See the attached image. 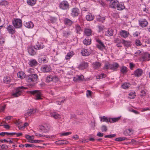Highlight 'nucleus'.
<instances>
[{
  "mask_svg": "<svg viewBox=\"0 0 150 150\" xmlns=\"http://www.w3.org/2000/svg\"><path fill=\"white\" fill-rule=\"evenodd\" d=\"M26 87L23 86L17 87L14 91L13 92L12 95L13 97H17L21 95L23 90L26 89Z\"/></svg>",
  "mask_w": 150,
  "mask_h": 150,
  "instance_id": "obj_1",
  "label": "nucleus"
},
{
  "mask_svg": "<svg viewBox=\"0 0 150 150\" xmlns=\"http://www.w3.org/2000/svg\"><path fill=\"white\" fill-rule=\"evenodd\" d=\"M119 67V65L117 63H115L112 64L106 63L105 64L104 68V69H110L113 71H116Z\"/></svg>",
  "mask_w": 150,
  "mask_h": 150,
  "instance_id": "obj_2",
  "label": "nucleus"
},
{
  "mask_svg": "<svg viewBox=\"0 0 150 150\" xmlns=\"http://www.w3.org/2000/svg\"><path fill=\"white\" fill-rule=\"evenodd\" d=\"M29 93L35 96V99L36 100H38L42 99L41 96L42 94L40 90H35L34 91H28Z\"/></svg>",
  "mask_w": 150,
  "mask_h": 150,
  "instance_id": "obj_3",
  "label": "nucleus"
},
{
  "mask_svg": "<svg viewBox=\"0 0 150 150\" xmlns=\"http://www.w3.org/2000/svg\"><path fill=\"white\" fill-rule=\"evenodd\" d=\"M12 23L13 26L15 28H20L22 26V21L20 19H15L12 21Z\"/></svg>",
  "mask_w": 150,
  "mask_h": 150,
  "instance_id": "obj_4",
  "label": "nucleus"
},
{
  "mask_svg": "<svg viewBox=\"0 0 150 150\" xmlns=\"http://www.w3.org/2000/svg\"><path fill=\"white\" fill-rule=\"evenodd\" d=\"M69 4L66 1H63L60 2L59 4V8L63 10H67L69 8Z\"/></svg>",
  "mask_w": 150,
  "mask_h": 150,
  "instance_id": "obj_5",
  "label": "nucleus"
},
{
  "mask_svg": "<svg viewBox=\"0 0 150 150\" xmlns=\"http://www.w3.org/2000/svg\"><path fill=\"white\" fill-rule=\"evenodd\" d=\"M38 78L36 74H33L28 76L26 77V80L29 82H36Z\"/></svg>",
  "mask_w": 150,
  "mask_h": 150,
  "instance_id": "obj_6",
  "label": "nucleus"
},
{
  "mask_svg": "<svg viewBox=\"0 0 150 150\" xmlns=\"http://www.w3.org/2000/svg\"><path fill=\"white\" fill-rule=\"evenodd\" d=\"M41 70L44 73L48 72L51 71V68L49 65H44L41 67Z\"/></svg>",
  "mask_w": 150,
  "mask_h": 150,
  "instance_id": "obj_7",
  "label": "nucleus"
},
{
  "mask_svg": "<svg viewBox=\"0 0 150 150\" xmlns=\"http://www.w3.org/2000/svg\"><path fill=\"white\" fill-rule=\"evenodd\" d=\"M96 41L98 43L96 45L97 47L100 50H103L105 47L103 42L98 39H97Z\"/></svg>",
  "mask_w": 150,
  "mask_h": 150,
  "instance_id": "obj_8",
  "label": "nucleus"
},
{
  "mask_svg": "<svg viewBox=\"0 0 150 150\" xmlns=\"http://www.w3.org/2000/svg\"><path fill=\"white\" fill-rule=\"evenodd\" d=\"M71 15L73 17L78 16L80 12L79 9L77 8H74L71 9Z\"/></svg>",
  "mask_w": 150,
  "mask_h": 150,
  "instance_id": "obj_9",
  "label": "nucleus"
},
{
  "mask_svg": "<svg viewBox=\"0 0 150 150\" xmlns=\"http://www.w3.org/2000/svg\"><path fill=\"white\" fill-rule=\"evenodd\" d=\"M36 48L33 46H29L28 49L29 54L31 56H33L36 54Z\"/></svg>",
  "mask_w": 150,
  "mask_h": 150,
  "instance_id": "obj_10",
  "label": "nucleus"
},
{
  "mask_svg": "<svg viewBox=\"0 0 150 150\" xmlns=\"http://www.w3.org/2000/svg\"><path fill=\"white\" fill-rule=\"evenodd\" d=\"M15 28L13 26L9 25L7 26L6 29L8 32L11 35L13 34L16 32Z\"/></svg>",
  "mask_w": 150,
  "mask_h": 150,
  "instance_id": "obj_11",
  "label": "nucleus"
},
{
  "mask_svg": "<svg viewBox=\"0 0 150 150\" xmlns=\"http://www.w3.org/2000/svg\"><path fill=\"white\" fill-rule=\"evenodd\" d=\"M139 25L142 27H145L148 25V23L145 19H140L139 21Z\"/></svg>",
  "mask_w": 150,
  "mask_h": 150,
  "instance_id": "obj_12",
  "label": "nucleus"
},
{
  "mask_svg": "<svg viewBox=\"0 0 150 150\" xmlns=\"http://www.w3.org/2000/svg\"><path fill=\"white\" fill-rule=\"evenodd\" d=\"M133 132L134 131L132 129L129 128L124 130L123 134L125 136H130L133 134Z\"/></svg>",
  "mask_w": 150,
  "mask_h": 150,
  "instance_id": "obj_13",
  "label": "nucleus"
},
{
  "mask_svg": "<svg viewBox=\"0 0 150 150\" xmlns=\"http://www.w3.org/2000/svg\"><path fill=\"white\" fill-rule=\"evenodd\" d=\"M39 128L43 132L45 133L48 132L50 129V126L46 125L41 126Z\"/></svg>",
  "mask_w": 150,
  "mask_h": 150,
  "instance_id": "obj_14",
  "label": "nucleus"
},
{
  "mask_svg": "<svg viewBox=\"0 0 150 150\" xmlns=\"http://www.w3.org/2000/svg\"><path fill=\"white\" fill-rule=\"evenodd\" d=\"M143 72V70L141 69H138L134 71V74L136 76L139 77L142 75Z\"/></svg>",
  "mask_w": 150,
  "mask_h": 150,
  "instance_id": "obj_15",
  "label": "nucleus"
},
{
  "mask_svg": "<svg viewBox=\"0 0 150 150\" xmlns=\"http://www.w3.org/2000/svg\"><path fill=\"white\" fill-rule=\"evenodd\" d=\"M88 66V64L87 62H81L79 66V69L83 70L86 68Z\"/></svg>",
  "mask_w": 150,
  "mask_h": 150,
  "instance_id": "obj_16",
  "label": "nucleus"
},
{
  "mask_svg": "<svg viewBox=\"0 0 150 150\" xmlns=\"http://www.w3.org/2000/svg\"><path fill=\"white\" fill-rule=\"evenodd\" d=\"M142 59L144 61H149L150 60V54L147 52L145 53L142 55Z\"/></svg>",
  "mask_w": 150,
  "mask_h": 150,
  "instance_id": "obj_17",
  "label": "nucleus"
},
{
  "mask_svg": "<svg viewBox=\"0 0 150 150\" xmlns=\"http://www.w3.org/2000/svg\"><path fill=\"white\" fill-rule=\"evenodd\" d=\"M120 36L123 38H125L127 37L129 35V33L125 30H121L120 32Z\"/></svg>",
  "mask_w": 150,
  "mask_h": 150,
  "instance_id": "obj_18",
  "label": "nucleus"
},
{
  "mask_svg": "<svg viewBox=\"0 0 150 150\" xmlns=\"http://www.w3.org/2000/svg\"><path fill=\"white\" fill-rule=\"evenodd\" d=\"M23 25L26 27L29 28H32L34 26L33 23L31 21L28 22H24Z\"/></svg>",
  "mask_w": 150,
  "mask_h": 150,
  "instance_id": "obj_19",
  "label": "nucleus"
},
{
  "mask_svg": "<svg viewBox=\"0 0 150 150\" xmlns=\"http://www.w3.org/2000/svg\"><path fill=\"white\" fill-rule=\"evenodd\" d=\"M83 79L84 76L83 75H77L76 76L74 77L73 80L75 82H78L82 81Z\"/></svg>",
  "mask_w": 150,
  "mask_h": 150,
  "instance_id": "obj_20",
  "label": "nucleus"
},
{
  "mask_svg": "<svg viewBox=\"0 0 150 150\" xmlns=\"http://www.w3.org/2000/svg\"><path fill=\"white\" fill-rule=\"evenodd\" d=\"M28 64L31 67L36 66L38 64V62L35 59H31L29 61Z\"/></svg>",
  "mask_w": 150,
  "mask_h": 150,
  "instance_id": "obj_21",
  "label": "nucleus"
},
{
  "mask_svg": "<svg viewBox=\"0 0 150 150\" xmlns=\"http://www.w3.org/2000/svg\"><path fill=\"white\" fill-rule=\"evenodd\" d=\"M81 53L83 56H88L90 54V52L88 50L86 49L82 48L81 49Z\"/></svg>",
  "mask_w": 150,
  "mask_h": 150,
  "instance_id": "obj_22",
  "label": "nucleus"
},
{
  "mask_svg": "<svg viewBox=\"0 0 150 150\" xmlns=\"http://www.w3.org/2000/svg\"><path fill=\"white\" fill-rule=\"evenodd\" d=\"M118 4V1L117 0H113L110 2V6L112 8H115Z\"/></svg>",
  "mask_w": 150,
  "mask_h": 150,
  "instance_id": "obj_23",
  "label": "nucleus"
},
{
  "mask_svg": "<svg viewBox=\"0 0 150 150\" xmlns=\"http://www.w3.org/2000/svg\"><path fill=\"white\" fill-rule=\"evenodd\" d=\"M50 115L52 117L55 119H59L61 118V115L55 112H51Z\"/></svg>",
  "mask_w": 150,
  "mask_h": 150,
  "instance_id": "obj_24",
  "label": "nucleus"
},
{
  "mask_svg": "<svg viewBox=\"0 0 150 150\" xmlns=\"http://www.w3.org/2000/svg\"><path fill=\"white\" fill-rule=\"evenodd\" d=\"M34 133L35 134V135L38 136H39L40 137H45L46 138H50V139H52V138H55V135H51V136H45V135H44L43 134H40L38 133H36L35 132H34Z\"/></svg>",
  "mask_w": 150,
  "mask_h": 150,
  "instance_id": "obj_25",
  "label": "nucleus"
},
{
  "mask_svg": "<svg viewBox=\"0 0 150 150\" xmlns=\"http://www.w3.org/2000/svg\"><path fill=\"white\" fill-rule=\"evenodd\" d=\"M86 20L87 21H91L94 18V16L91 13H89L86 17Z\"/></svg>",
  "mask_w": 150,
  "mask_h": 150,
  "instance_id": "obj_26",
  "label": "nucleus"
},
{
  "mask_svg": "<svg viewBox=\"0 0 150 150\" xmlns=\"http://www.w3.org/2000/svg\"><path fill=\"white\" fill-rule=\"evenodd\" d=\"M35 110V112H34V110L33 109H30L27 110L25 112V116L26 117H27L28 116L30 115L33 112L34 113L36 112V110Z\"/></svg>",
  "mask_w": 150,
  "mask_h": 150,
  "instance_id": "obj_27",
  "label": "nucleus"
},
{
  "mask_svg": "<svg viewBox=\"0 0 150 150\" xmlns=\"http://www.w3.org/2000/svg\"><path fill=\"white\" fill-rule=\"evenodd\" d=\"M64 24L66 25L71 26L72 23V21L68 18H65L64 20Z\"/></svg>",
  "mask_w": 150,
  "mask_h": 150,
  "instance_id": "obj_28",
  "label": "nucleus"
},
{
  "mask_svg": "<svg viewBox=\"0 0 150 150\" xmlns=\"http://www.w3.org/2000/svg\"><path fill=\"white\" fill-rule=\"evenodd\" d=\"M114 42L116 43V45L118 47H122V45H120L121 43H122V41L118 38L115 39L114 41Z\"/></svg>",
  "mask_w": 150,
  "mask_h": 150,
  "instance_id": "obj_29",
  "label": "nucleus"
},
{
  "mask_svg": "<svg viewBox=\"0 0 150 150\" xmlns=\"http://www.w3.org/2000/svg\"><path fill=\"white\" fill-rule=\"evenodd\" d=\"M92 65L93 68L95 69L99 68L101 66V64L98 62H94L93 63Z\"/></svg>",
  "mask_w": 150,
  "mask_h": 150,
  "instance_id": "obj_30",
  "label": "nucleus"
},
{
  "mask_svg": "<svg viewBox=\"0 0 150 150\" xmlns=\"http://www.w3.org/2000/svg\"><path fill=\"white\" fill-rule=\"evenodd\" d=\"M85 34L87 36H90L91 34L92 31L89 28H86L84 30Z\"/></svg>",
  "mask_w": 150,
  "mask_h": 150,
  "instance_id": "obj_31",
  "label": "nucleus"
},
{
  "mask_svg": "<svg viewBox=\"0 0 150 150\" xmlns=\"http://www.w3.org/2000/svg\"><path fill=\"white\" fill-rule=\"evenodd\" d=\"M122 43L124 45V46L126 47H129L131 45V42L130 41L125 40H122Z\"/></svg>",
  "mask_w": 150,
  "mask_h": 150,
  "instance_id": "obj_32",
  "label": "nucleus"
},
{
  "mask_svg": "<svg viewBox=\"0 0 150 150\" xmlns=\"http://www.w3.org/2000/svg\"><path fill=\"white\" fill-rule=\"evenodd\" d=\"M25 74L23 71H20L17 73L18 77L21 79H23L25 77Z\"/></svg>",
  "mask_w": 150,
  "mask_h": 150,
  "instance_id": "obj_33",
  "label": "nucleus"
},
{
  "mask_svg": "<svg viewBox=\"0 0 150 150\" xmlns=\"http://www.w3.org/2000/svg\"><path fill=\"white\" fill-rule=\"evenodd\" d=\"M116 8L117 10L121 11L125 8V6H124L123 4H120L118 2V4H117Z\"/></svg>",
  "mask_w": 150,
  "mask_h": 150,
  "instance_id": "obj_34",
  "label": "nucleus"
},
{
  "mask_svg": "<svg viewBox=\"0 0 150 150\" xmlns=\"http://www.w3.org/2000/svg\"><path fill=\"white\" fill-rule=\"evenodd\" d=\"M105 35L108 36H110L113 34V30L112 29H109L105 32Z\"/></svg>",
  "mask_w": 150,
  "mask_h": 150,
  "instance_id": "obj_35",
  "label": "nucleus"
},
{
  "mask_svg": "<svg viewBox=\"0 0 150 150\" xmlns=\"http://www.w3.org/2000/svg\"><path fill=\"white\" fill-rule=\"evenodd\" d=\"M11 81L10 78L7 76L4 77L3 79V82L6 83H9Z\"/></svg>",
  "mask_w": 150,
  "mask_h": 150,
  "instance_id": "obj_36",
  "label": "nucleus"
},
{
  "mask_svg": "<svg viewBox=\"0 0 150 150\" xmlns=\"http://www.w3.org/2000/svg\"><path fill=\"white\" fill-rule=\"evenodd\" d=\"M120 119V117L110 118L109 122L110 123L115 122L117 121Z\"/></svg>",
  "mask_w": 150,
  "mask_h": 150,
  "instance_id": "obj_37",
  "label": "nucleus"
},
{
  "mask_svg": "<svg viewBox=\"0 0 150 150\" xmlns=\"http://www.w3.org/2000/svg\"><path fill=\"white\" fill-rule=\"evenodd\" d=\"M27 3L30 6H33L36 3V0H27Z\"/></svg>",
  "mask_w": 150,
  "mask_h": 150,
  "instance_id": "obj_38",
  "label": "nucleus"
},
{
  "mask_svg": "<svg viewBox=\"0 0 150 150\" xmlns=\"http://www.w3.org/2000/svg\"><path fill=\"white\" fill-rule=\"evenodd\" d=\"M36 46L37 47L36 49L40 50L43 48L45 47V46L43 45L42 43H37L36 45Z\"/></svg>",
  "mask_w": 150,
  "mask_h": 150,
  "instance_id": "obj_39",
  "label": "nucleus"
},
{
  "mask_svg": "<svg viewBox=\"0 0 150 150\" xmlns=\"http://www.w3.org/2000/svg\"><path fill=\"white\" fill-rule=\"evenodd\" d=\"M96 18L97 21L102 23L105 20V18L104 17H101L100 15L97 16Z\"/></svg>",
  "mask_w": 150,
  "mask_h": 150,
  "instance_id": "obj_40",
  "label": "nucleus"
},
{
  "mask_svg": "<svg viewBox=\"0 0 150 150\" xmlns=\"http://www.w3.org/2000/svg\"><path fill=\"white\" fill-rule=\"evenodd\" d=\"M130 84L128 83H124L122 85V87L123 89H127L130 87Z\"/></svg>",
  "mask_w": 150,
  "mask_h": 150,
  "instance_id": "obj_41",
  "label": "nucleus"
},
{
  "mask_svg": "<svg viewBox=\"0 0 150 150\" xmlns=\"http://www.w3.org/2000/svg\"><path fill=\"white\" fill-rule=\"evenodd\" d=\"M72 52H69L67 53V55L65 56V59L66 60L69 59L73 55Z\"/></svg>",
  "mask_w": 150,
  "mask_h": 150,
  "instance_id": "obj_42",
  "label": "nucleus"
},
{
  "mask_svg": "<svg viewBox=\"0 0 150 150\" xmlns=\"http://www.w3.org/2000/svg\"><path fill=\"white\" fill-rule=\"evenodd\" d=\"M71 34V32L69 30L64 31L63 32L64 36L65 37H67Z\"/></svg>",
  "mask_w": 150,
  "mask_h": 150,
  "instance_id": "obj_43",
  "label": "nucleus"
},
{
  "mask_svg": "<svg viewBox=\"0 0 150 150\" xmlns=\"http://www.w3.org/2000/svg\"><path fill=\"white\" fill-rule=\"evenodd\" d=\"M129 98L130 99H133L136 96L135 92L134 91L130 93L129 94Z\"/></svg>",
  "mask_w": 150,
  "mask_h": 150,
  "instance_id": "obj_44",
  "label": "nucleus"
},
{
  "mask_svg": "<svg viewBox=\"0 0 150 150\" xmlns=\"http://www.w3.org/2000/svg\"><path fill=\"white\" fill-rule=\"evenodd\" d=\"M120 71L123 74L126 73L127 72V68L123 66L121 68Z\"/></svg>",
  "mask_w": 150,
  "mask_h": 150,
  "instance_id": "obj_45",
  "label": "nucleus"
},
{
  "mask_svg": "<svg viewBox=\"0 0 150 150\" xmlns=\"http://www.w3.org/2000/svg\"><path fill=\"white\" fill-rule=\"evenodd\" d=\"M76 30L77 33L80 34V32L82 31L81 27L79 25H76Z\"/></svg>",
  "mask_w": 150,
  "mask_h": 150,
  "instance_id": "obj_46",
  "label": "nucleus"
},
{
  "mask_svg": "<svg viewBox=\"0 0 150 150\" xmlns=\"http://www.w3.org/2000/svg\"><path fill=\"white\" fill-rule=\"evenodd\" d=\"M38 61L40 63H46L47 62V60L46 59L42 58H39Z\"/></svg>",
  "mask_w": 150,
  "mask_h": 150,
  "instance_id": "obj_47",
  "label": "nucleus"
},
{
  "mask_svg": "<svg viewBox=\"0 0 150 150\" xmlns=\"http://www.w3.org/2000/svg\"><path fill=\"white\" fill-rule=\"evenodd\" d=\"M83 43L86 45H89L91 44V41L90 40L88 39H85V40H83Z\"/></svg>",
  "mask_w": 150,
  "mask_h": 150,
  "instance_id": "obj_48",
  "label": "nucleus"
},
{
  "mask_svg": "<svg viewBox=\"0 0 150 150\" xmlns=\"http://www.w3.org/2000/svg\"><path fill=\"white\" fill-rule=\"evenodd\" d=\"M106 76V75L105 74L103 73L100 75L97 76L96 78L97 79H100L103 78H105Z\"/></svg>",
  "mask_w": 150,
  "mask_h": 150,
  "instance_id": "obj_49",
  "label": "nucleus"
},
{
  "mask_svg": "<svg viewBox=\"0 0 150 150\" xmlns=\"http://www.w3.org/2000/svg\"><path fill=\"white\" fill-rule=\"evenodd\" d=\"M100 118L101 121L105 122H109V120L104 116L102 117H100Z\"/></svg>",
  "mask_w": 150,
  "mask_h": 150,
  "instance_id": "obj_50",
  "label": "nucleus"
},
{
  "mask_svg": "<svg viewBox=\"0 0 150 150\" xmlns=\"http://www.w3.org/2000/svg\"><path fill=\"white\" fill-rule=\"evenodd\" d=\"M126 139V137H121L116 138L115 139V140L117 141H121L124 140Z\"/></svg>",
  "mask_w": 150,
  "mask_h": 150,
  "instance_id": "obj_51",
  "label": "nucleus"
},
{
  "mask_svg": "<svg viewBox=\"0 0 150 150\" xmlns=\"http://www.w3.org/2000/svg\"><path fill=\"white\" fill-rule=\"evenodd\" d=\"M52 75H49L46 78V81L47 82H49L52 81Z\"/></svg>",
  "mask_w": 150,
  "mask_h": 150,
  "instance_id": "obj_52",
  "label": "nucleus"
},
{
  "mask_svg": "<svg viewBox=\"0 0 150 150\" xmlns=\"http://www.w3.org/2000/svg\"><path fill=\"white\" fill-rule=\"evenodd\" d=\"M25 146L26 148L32 147V148H34L36 147L33 144H25Z\"/></svg>",
  "mask_w": 150,
  "mask_h": 150,
  "instance_id": "obj_53",
  "label": "nucleus"
},
{
  "mask_svg": "<svg viewBox=\"0 0 150 150\" xmlns=\"http://www.w3.org/2000/svg\"><path fill=\"white\" fill-rule=\"evenodd\" d=\"M135 44L137 46H140L142 45V43L139 40L136 39L135 41Z\"/></svg>",
  "mask_w": 150,
  "mask_h": 150,
  "instance_id": "obj_54",
  "label": "nucleus"
},
{
  "mask_svg": "<svg viewBox=\"0 0 150 150\" xmlns=\"http://www.w3.org/2000/svg\"><path fill=\"white\" fill-rule=\"evenodd\" d=\"M116 136V134H109L108 135H106L105 136V138H112Z\"/></svg>",
  "mask_w": 150,
  "mask_h": 150,
  "instance_id": "obj_55",
  "label": "nucleus"
},
{
  "mask_svg": "<svg viewBox=\"0 0 150 150\" xmlns=\"http://www.w3.org/2000/svg\"><path fill=\"white\" fill-rule=\"evenodd\" d=\"M140 93L141 94H140V96H145L146 95V92L145 90H142L140 91Z\"/></svg>",
  "mask_w": 150,
  "mask_h": 150,
  "instance_id": "obj_56",
  "label": "nucleus"
},
{
  "mask_svg": "<svg viewBox=\"0 0 150 150\" xmlns=\"http://www.w3.org/2000/svg\"><path fill=\"white\" fill-rule=\"evenodd\" d=\"M98 31L100 32L103 31L104 29V27L103 25H98Z\"/></svg>",
  "mask_w": 150,
  "mask_h": 150,
  "instance_id": "obj_57",
  "label": "nucleus"
},
{
  "mask_svg": "<svg viewBox=\"0 0 150 150\" xmlns=\"http://www.w3.org/2000/svg\"><path fill=\"white\" fill-rule=\"evenodd\" d=\"M64 101L65 99H64L61 100H59V101H57L56 102V103L58 105H61L62 104L64 103Z\"/></svg>",
  "mask_w": 150,
  "mask_h": 150,
  "instance_id": "obj_58",
  "label": "nucleus"
},
{
  "mask_svg": "<svg viewBox=\"0 0 150 150\" xmlns=\"http://www.w3.org/2000/svg\"><path fill=\"white\" fill-rule=\"evenodd\" d=\"M71 132H66L63 133H61L60 134H61V136H68L69 135L71 134Z\"/></svg>",
  "mask_w": 150,
  "mask_h": 150,
  "instance_id": "obj_59",
  "label": "nucleus"
},
{
  "mask_svg": "<svg viewBox=\"0 0 150 150\" xmlns=\"http://www.w3.org/2000/svg\"><path fill=\"white\" fill-rule=\"evenodd\" d=\"M27 71L30 73H33L34 72V69L33 68H30L28 69Z\"/></svg>",
  "mask_w": 150,
  "mask_h": 150,
  "instance_id": "obj_60",
  "label": "nucleus"
},
{
  "mask_svg": "<svg viewBox=\"0 0 150 150\" xmlns=\"http://www.w3.org/2000/svg\"><path fill=\"white\" fill-rule=\"evenodd\" d=\"M101 130L102 132H106L107 130V128L105 125H103L101 127Z\"/></svg>",
  "mask_w": 150,
  "mask_h": 150,
  "instance_id": "obj_61",
  "label": "nucleus"
},
{
  "mask_svg": "<svg viewBox=\"0 0 150 150\" xmlns=\"http://www.w3.org/2000/svg\"><path fill=\"white\" fill-rule=\"evenodd\" d=\"M52 81H53L54 82H56L58 80V78L56 76H53L52 78Z\"/></svg>",
  "mask_w": 150,
  "mask_h": 150,
  "instance_id": "obj_62",
  "label": "nucleus"
},
{
  "mask_svg": "<svg viewBox=\"0 0 150 150\" xmlns=\"http://www.w3.org/2000/svg\"><path fill=\"white\" fill-rule=\"evenodd\" d=\"M129 64L130 69L131 70H132L133 69V68L135 66L134 64H133L131 62L129 63Z\"/></svg>",
  "mask_w": 150,
  "mask_h": 150,
  "instance_id": "obj_63",
  "label": "nucleus"
},
{
  "mask_svg": "<svg viewBox=\"0 0 150 150\" xmlns=\"http://www.w3.org/2000/svg\"><path fill=\"white\" fill-rule=\"evenodd\" d=\"M34 137L33 136H30V135H25V138L27 139L28 140H30L32 137V138H33Z\"/></svg>",
  "mask_w": 150,
  "mask_h": 150,
  "instance_id": "obj_64",
  "label": "nucleus"
}]
</instances>
